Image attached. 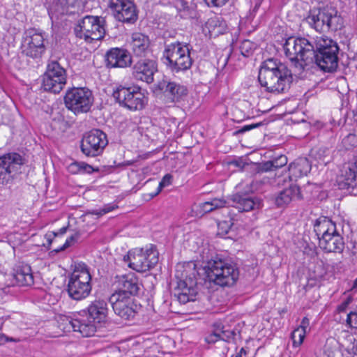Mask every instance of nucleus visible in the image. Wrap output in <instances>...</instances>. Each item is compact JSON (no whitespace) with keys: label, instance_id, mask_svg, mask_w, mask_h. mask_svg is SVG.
Here are the masks:
<instances>
[{"label":"nucleus","instance_id":"423d86ee","mask_svg":"<svg viewBox=\"0 0 357 357\" xmlns=\"http://www.w3.org/2000/svg\"><path fill=\"white\" fill-rule=\"evenodd\" d=\"M128 266L137 271L146 272L154 268L158 263L159 254L156 248L151 245L149 248H134L123 257Z\"/></svg>","mask_w":357,"mask_h":357},{"label":"nucleus","instance_id":"58836bf2","mask_svg":"<svg viewBox=\"0 0 357 357\" xmlns=\"http://www.w3.org/2000/svg\"><path fill=\"white\" fill-rule=\"evenodd\" d=\"M233 223L231 220H222L218 224V234L220 235H226L228 234Z\"/></svg>","mask_w":357,"mask_h":357},{"label":"nucleus","instance_id":"cd10ccee","mask_svg":"<svg viewBox=\"0 0 357 357\" xmlns=\"http://www.w3.org/2000/svg\"><path fill=\"white\" fill-rule=\"evenodd\" d=\"M13 278L16 284L21 287H29L34 283L32 269L28 264L17 266L14 269Z\"/></svg>","mask_w":357,"mask_h":357},{"label":"nucleus","instance_id":"4be33fe9","mask_svg":"<svg viewBox=\"0 0 357 357\" xmlns=\"http://www.w3.org/2000/svg\"><path fill=\"white\" fill-rule=\"evenodd\" d=\"M86 0H55L51 11L58 15H75L84 10Z\"/></svg>","mask_w":357,"mask_h":357},{"label":"nucleus","instance_id":"6e6552de","mask_svg":"<svg viewBox=\"0 0 357 357\" xmlns=\"http://www.w3.org/2000/svg\"><path fill=\"white\" fill-rule=\"evenodd\" d=\"M93 100L92 91L85 87L70 89L64 96L66 107L75 114L89 112Z\"/></svg>","mask_w":357,"mask_h":357},{"label":"nucleus","instance_id":"f8f14e48","mask_svg":"<svg viewBox=\"0 0 357 357\" xmlns=\"http://www.w3.org/2000/svg\"><path fill=\"white\" fill-rule=\"evenodd\" d=\"M108 144L106 134L99 129L86 133L81 140V151L87 157L101 155Z\"/></svg>","mask_w":357,"mask_h":357},{"label":"nucleus","instance_id":"aec40b11","mask_svg":"<svg viewBox=\"0 0 357 357\" xmlns=\"http://www.w3.org/2000/svg\"><path fill=\"white\" fill-rule=\"evenodd\" d=\"M109 301L111 303L114 313L125 320H130L136 314L137 305L134 303L132 298L120 296H110Z\"/></svg>","mask_w":357,"mask_h":357},{"label":"nucleus","instance_id":"c756f323","mask_svg":"<svg viewBox=\"0 0 357 357\" xmlns=\"http://www.w3.org/2000/svg\"><path fill=\"white\" fill-rule=\"evenodd\" d=\"M336 230L335 224L325 216L319 217L314 223V231L319 241L320 238L324 237L325 235L334 234Z\"/></svg>","mask_w":357,"mask_h":357},{"label":"nucleus","instance_id":"c9c22d12","mask_svg":"<svg viewBox=\"0 0 357 357\" xmlns=\"http://www.w3.org/2000/svg\"><path fill=\"white\" fill-rule=\"evenodd\" d=\"M255 44L249 40H243L240 45V51L243 56L248 57L252 54L255 49Z\"/></svg>","mask_w":357,"mask_h":357},{"label":"nucleus","instance_id":"1a4fd4ad","mask_svg":"<svg viewBox=\"0 0 357 357\" xmlns=\"http://www.w3.org/2000/svg\"><path fill=\"white\" fill-rule=\"evenodd\" d=\"M24 164L22 157L17 153L0 156V185L10 187L21 174Z\"/></svg>","mask_w":357,"mask_h":357},{"label":"nucleus","instance_id":"f704fd0d","mask_svg":"<svg viewBox=\"0 0 357 357\" xmlns=\"http://www.w3.org/2000/svg\"><path fill=\"white\" fill-rule=\"evenodd\" d=\"M306 331L302 328H296L291 333L294 347H299L303 342Z\"/></svg>","mask_w":357,"mask_h":357},{"label":"nucleus","instance_id":"a878e982","mask_svg":"<svg viewBox=\"0 0 357 357\" xmlns=\"http://www.w3.org/2000/svg\"><path fill=\"white\" fill-rule=\"evenodd\" d=\"M319 246L326 252L342 253L344 248V242L342 236L336 230L334 234L320 238Z\"/></svg>","mask_w":357,"mask_h":357},{"label":"nucleus","instance_id":"de8ad7c7","mask_svg":"<svg viewBox=\"0 0 357 357\" xmlns=\"http://www.w3.org/2000/svg\"><path fill=\"white\" fill-rule=\"evenodd\" d=\"M261 125H262L261 123H252V124H250V125H246V126H244L243 127H242L238 130H237L236 132V134L244 133V132H245L247 131H249V130H252L253 128H259Z\"/></svg>","mask_w":357,"mask_h":357},{"label":"nucleus","instance_id":"8fccbe9b","mask_svg":"<svg viewBox=\"0 0 357 357\" xmlns=\"http://www.w3.org/2000/svg\"><path fill=\"white\" fill-rule=\"evenodd\" d=\"M199 207L201 209V212L203 213H207L212 212L214 210L213 207L211 206V202H206L204 203H202L199 205Z\"/></svg>","mask_w":357,"mask_h":357},{"label":"nucleus","instance_id":"6e6d98bb","mask_svg":"<svg viewBox=\"0 0 357 357\" xmlns=\"http://www.w3.org/2000/svg\"><path fill=\"white\" fill-rule=\"evenodd\" d=\"M8 337L5 334H0V345H3L5 343L8 342Z\"/></svg>","mask_w":357,"mask_h":357},{"label":"nucleus","instance_id":"c03bdc74","mask_svg":"<svg viewBox=\"0 0 357 357\" xmlns=\"http://www.w3.org/2000/svg\"><path fill=\"white\" fill-rule=\"evenodd\" d=\"M347 323L350 327L357 328V313L351 312L347 315Z\"/></svg>","mask_w":357,"mask_h":357},{"label":"nucleus","instance_id":"680f3d73","mask_svg":"<svg viewBox=\"0 0 357 357\" xmlns=\"http://www.w3.org/2000/svg\"><path fill=\"white\" fill-rule=\"evenodd\" d=\"M344 307V306H342V305L339 306V309H340V310H342V309H343Z\"/></svg>","mask_w":357,"mask_h":357},{"label":"nucleus","instance_id":"864d4df0","mask_svg":"<svg viewBox=\"0 0 357 357\" xmlns=\"http://www.w3.org/2000/svg\"><path fill=\"white\" fill-rule=\"evenodd\" d=\"M93 171V167L84 162H82V172H88L90 173Z\"/></svg>","mask_w":357,"mask_h":357},{"label":"nucleus","instance_id":"49530a36","mask_svg":"<svg viewBox=\"0 0 357 357\" xmlns=\"http://www.w3.org/2000/svg\"><path fill=\"white\" fill-rule=\"evenodd\" d=\"M273 166H274V165H273V163L271 162V160H268V161L261 163L259 165V171H261L262 172L274 171Z\"/></svg>","mask_w":357,"mask_h":357},{"label":"nucleus","instance_id":"a19ab883","mask_svg":"<svg viewBox=\"0 0 357 357\" xmlns=\"http://www.w3.org/2000/svg\"><path fill=\"white\" fill-rule=\"evenodd\" d=\"M172 180V176L171 174H166L163 176L160 182L159 183V185L158 188V191L155 195H158L163 188L171 184Z\"/></svg>","mask_w":357,"mask_h":357},{"label":"nucleus","instance_id":"4c0bfd02","mask_svg":"<svg viewBox=\"0 0 357 357\" xmlns=\"http://www.w3.org/2000/svg\"><path fill=\"white\" fill-rule=\"evenodd\" d=\"M220 333L221 340L229 342L233 340L236 335V333L234 330H227L225 329V327H222V330L219 331Z\"/></svg>","mask_w":357,"mask_h":357},{"label":"nucleus","instance_id":"052dcab7","mask_svg":"<svg viewBox=\"0 0 357 357\" xmlns=\"http://www.w3.org/2000/svg\"><path fill=\"white\" fill-rule=\"evenodd\" d=\"M18 341H19V340H17V339H15V338L8 337V342H18Z\"/></svg>","mask_w":357,"mask_h":357},{"label":"nucleus","instance_id":"7c9ffc66","mask_svg":"<svg viewBox=\"0 0 357 357\" xmlns=\"http://www.w3.org/2000/svg\"><path fill=\"white\" fill-rule=\"evenodd\" d=\"M150 40L147 36L139 32L132 34L130 45L136 56L144 55L148 50Z\"/></svg>","mask_w":357,"mask_h":357},{"label":"nucleus","instance_id":"bf43d9fd","mask_svg":"<svg viewBox=\"0 0 357 357\" xmlns=\"http://www.w3.org/2000/svg\"><path fill=\"white\" fill-rule=\"evenodd\" d=\"M356 289H357V278L354 281V283H353V285L351 287V290H355Z\"/></svg>","mask_w":357,"mask_h":357},{"label":"nucleus","instance_id":"e433bc0d","mask_svg":"<svg viewBox=\"0 0 357 357\" xmlns=\"http://www.w3.org/2000/svg\"><path fill=\"white\" fill-rule=\"evenodd\" d=\"M210 202L214 210L231 206V198H213Z\"/></svg>","mask_w":357,"mask_h":357},{"label":"nucleus","instance_id":"f03ea898","mask_svg":"<svg viewBox=\"0 0 357 357\" xmlns=\"http://www.w3.org/2000/svg\"><path fill=\"white\" fill-rule=\"evenodd\" d=\"M305 20L311 28L318 32L335 31L343 26L342 17L333 6L310 9Z\"/></svg>","mask_w":357,"mask_h":357},{"label":"nucleus","instance_id":"7ed1b4c3","mask_svg":"<svg viewBox=\"0 0 357 357\" xmlns=\"http://www.w3.org/2000/svg\"><path fill=\"white\" fill-rule=\"evenodd\" d=\"M205 272L210 282L222 287L234 284L239 275L235 264L219 258L208 261Z\"/></svg>","mask_w":357,"mask_h":357},{"label":"nucleus","instance_id":"37998d69","mask_svg":"<svg viewBox=\"0 0 357 357\" xmlns=\"http://www.w3.org/2000/svg\"><path fill=\"white\" fill-rule=\"evenodd\" d=\"M229 0H204L205 3L211 8H220L226 5Z\"/></svg>","mask_w":357,"mask_h":357},{"label":"nucleus","instance_id":"b1692460","mask_svg":"<svg viewBox=\"0 0 357 357\" xmlns=\"http://www.w3.org/2000/svg\"><path fill=\"white\" fill-rule=\"evenodd\" d=\"M356 176L357 163L348 162L344 164L337 178L339 188L341 189L354 188L356 185Z\"/></svg>","mask_w":357,"mask_h":357},{"label":"nucleus","instance_id":"c85d7f7f","mask_svg":"<svg viewBox=\"0 0 357 357\" xmlns=\"http://www.w3.org/2000/svg\"><path fill=\"white\" fill-rule=\"evenodd\" d=\"M310 170L309 160L305 158H299L289 165L288 177L291 181H296L298 178L306 176Z\"/></svg>","mask_w":357,"mask_h":357},{"label":"nucleus","instance_id":"72a5a7b5","mask_svg":"<svg viewBox=\"0 0 357 357\" xmlns=\"http://www.w3.org/2000/svg\"><path fill=\"white\" fill-rule=\"evenodd\" d=\"M227 29L225 22L218 17H211L205 24V29L208 30L210 37L215 38L222 35Z\"/></svg>","mask_w":357,"mask_h":357},{"label":"nucleus","instance_id":"f3484780","mask_svg":"<svg viewBox=\"0 0 357 357\" xmlns=\"http://www.w3.org/2000/svg\"><path fill=\"white\" fill-rule=\"evenodd\" d=\"M276 68L277 59H268L261 63L259 71L258 80L261 86L270 93H275Z\"/></svg>","mask_w":357,"mask_h":357},{"label":"nucleus","instance_id":"412c9836","mask_svg":"<svg viewBox=\"0 0 357 357\" xmlns=\"http://www.w3.org/2000/svg\"><path fill=\"white\" fill-rule=\"evenodd\" d=\"M157 88L163 92L167 102H180L188 95V89L185 86L165 79L158 82Z\"/></svg>","mask_w":357,"mask_h":357},{"label":"nucleus","instance_id":"5fc2aeb1","mask_svg":"<svg viewBox=\"0 0 357 357\" xmlns=\"http://www.w3.org/2000/svg\"><path fill=\"white\" fill-rule=\"evenodd\" d=\"M309 326V319L307 317H304L301 321V324L298 328H302L306 331L307 327Z\"/></svg>","mask_w":357,"mask_h":357},{"label":"nucleus","instance_id":"393cba45","mask_svg":"<svg viewBox=\"0 0 357 357\" xmlns=\"http://www.w3.org/2000/svg\"><path fill=\"white\" fill-rule=\"evenodd\" d=\"M277 77L275 93H284L290 88V85L293 82V75L290 69L286 64L279 61L277 59Z\"/></svg>","mask_w":357,"mask_h":357},{"label":"nucleus","instance_id":"473e14b6","mask_svg":"<svg viewBox=\"0 0 357 357\" xmlns=\"http://www.w3.org/2000/svg\"><path fill=\"white\" fill-rule=\"evenodd\" d=\"M296 197L301 198L299 187L291 185L289 188L281 191L275 198V204L282 207L289 204Z\"/></svg>","mask_w":357,"mask_h":357},{"label":"nucleus","instance_id":"2f4dec72","mask_svg":"<svg viewBox=\"0 0 357 357\" xmlns=\"http://www.w3.org/2000/svg\"><path fill=\"white\" fill-rule=\"evenodd\" d=\"M259 206V202H256L252 197L246 195L237 194L231 198V206L236 208L240 212L250 211Z\"/></svg>","mask_w":357,"mask_h":357},{"label":"nucleus","instance_id":"79ce46f5","mask_svg":"<svg viewBox=\"0 0 357 357\" xmlns=\"http://www.w3.org/2000/svg\"><path fill=\"white\" fill-rule=\"evenodd\" d=\"M343 143L345 146H357V136L354 134H349L343 139ZM347 149H349L347 146Z\"/></svg>","mask_w":357,"mask_h":357},{"label":"nucleus","instance_id":"dca6fc26","mask_svg":"<svg viewBox=\"0 0 357 357\" xmlns=\"http://www.w3.org/2000/svg\"><path fill=\"white\" fill-rule=\"evenodd\" d=\"M186 274L185 279L180 280L178 282L177 288L174 289L173 297L181 304L194 301L196 296V289H195L197 285V280L195 278V273L191 275H187V270L184 271Z\"/></svg>","mask_w":357,"mask_h":357},{"label":"nucleus","instance_id":"9d476101","mask_svg":"<svg viewBox=\"0 0 357 357\" xmlns=\"http://www.w3.org/2000/svg\"><path fill=\"white\" fill-rule=\"evenodd\" d=\"M67 74L65 68L57 60H50L43 75L42 87L46 91L60 93L66 84Z\"/></svg>","mask_w":357,"mask_h":357},{"label":"nucleus","instance_id":"09e8293b","mask_svg":"<svg viewBox=\"0 0 357 357\" xmlns=\"http://www.w3.org/2000/svg\"><path fill=\"white\" fill-rule=\"evenodd\" d=\"M220 335V333H219V331H216L212 333L211 334H210L209 335H208L206 337V341L208 343H215L217 341H218L219 340H221Z\"/></svg>","mask_w":357,"mask_h":357},{"label":"nucleus","instance_id":"a18cd8bd","mask_svg":"<svg viewBox=\"0 0 357 357\" xmlns=\"http://www.w3.org/2000/svg\"><path fill=\"white\" fill-rule=\"evenodd\" d=\"M78 234H75L74 235L70 236L68 238L66 239L65 243L59 249L55 250L56 252L64 250L66 248H68L71 245V244L77 241L79 238Z\"/></svg>","mask_w":357,"mask_h":357},{"label":"nucleus","instance_id":"39448f33","mask_svg":"<svg viewBox=\"0 0 357 357\" xmlns=\"http://www.w3.org/2000/svg\"><path fill=\"white\" fill-rule=\"evenodd\" d=\"M91 289V275L86 265H75L68 280L67 292L69 296L74 300L81 301L89 296Z\"/></svg>","mask_w":357,"mask_h":357},{"label":"nucleus","instance_id":"a211bd4d","mask_svg":"<svg viewBox=\"0 0 357 357\" xmlns=\"http://www.w3.org/2000/svg\"><path fill=\"white\" fill-rule=\"evenodd\" d=\"M116 289L111 296L132 298L137 294L140 287L138 278L132 273L116 276L114 282Z\"/></svg>","mask_w":357,"mask_h":357},{"label":"nucleus","instance_id":"4d7b16f0","mask_svg":"<svg viewBox=\"0 0 357 357\" xmlns=\"http://www.w3.org/2000/svg\"><path fill=\"white\" fill-rule=\"evenodd\" d=\"M66 227H62L59 229V233H55V232H52V234H49L50 237L52 236H56L58 234H63L66 233Z\"/></svg>","mask_w":357,"mask_h":357},{"label":"nucleus","instance_id":"ddd939ff","mask_svg":"<svg viewBox=\"0 0 357 357\" xmlns=\"http://www.w3.org/2000/svg\"><path fill=\"white\" fill-rule=\"evenodd\" d=\"M60 319V326H63L64 331L73 329L75 332H79L83 337H91L96 331V323L89 315L78 313L74 314L73 317H63Z\"/></svg>","mask_w":357,"mask_h":357},{"label":"nucleus","instance_id":"bb28decb","mask_svg":"<svg viewBox=\"0 0 357 357\" xmlns=\"http://www.w3.org/2000/svg\"><path fill=\"white\" fill-rule=\"evenodd\" d=\"M87 312L89 317L96 324L104 323L108 314L107 303L105 299H95L87 307Z\"/></svg>","mask_w":357,"mask_h":357},{"label":"nucleus","instance_id":"9b49d317","mask_svg":"<svg viewBox=\"0 0 357 357\" xmlns=\"http://www.w3.org/2000/svg\"><path fill=\"white\" fill-rule=\"evenodd\" d=\"M113 97L121 105L130 110H140L147 102V99L139 86H119L113 92Z\"/></svg>","mask_w":357,"mask_h":357},{"label":"nucleus","instance_id":"13d9d810","mask_svg":"<svg viewBox=\"0 0 357 357\" xmlns=\"http://www.w3.org/2000/svg\"><path fill=\"white\" fill-rule=\"evenodd\" d=\"M247 354L246 351L244 349V348H241L239 352L236 355L235 357H243V356H245Z\"/></svg>","mask_w":357,"mask_h":357},{"label":"nucleus","instance_id":"5701e85b","mask_svg":"<svg viewBox=\"0 0 357 357\" xmlns=\"http://www.w3.org/2000/svg\"><path fill=\"white\" fill-rule=\"evenodd\" d=\"M105 57L107 66L109 68H126L132 63L130 52L122 48L110 49L107 52Z\"/></svg>","mask_w":357,"mask_h":357},{"label":"nucleus","instance_id":"3c124183","mask_svg":"<svg viewBox=\"0 0 357 357\" xmlns=\"http://www.w3.org/2000/svg\"><path fill=\"white\" fill-rule=\"evenodd\" d=\"M69 171L72 174H78L82 172V162H73L69 166Z\"/></svg>","mask_w":357,"mask_h":357},{"label":"nucleus","instance_id":"2eb2a0df","mask_svg":"<svg viewBox=\"0 0 357 357\" xmlns=\"http://www.w3.org/2000/svg\"><path fill=\"white\" fill-rule=\"evenodd\" d=\"M109 7L119 22L133 24L137 20L136 6L130 0H109Z\"/></svg>","mask_w":357,"mask_h":357},{"label":"nucleus","instance_id":"f257e3e1","mask_svg":"<svg viewBox=\"0 0 357 357\" xmlns=\"http://www.w3.org/2000/svg\"><path fill=\"white\" fill-rule=\"evenodd\" d=\"M285 55L292 62L314 61L317 66L326 73H333L338 67L340 47L336 41L324 36H317L311 40L305 38L289 37L283 46Z\"/></svg>","mask_w":357,"mask_h":357},{"label":"nucleus","instance_id":"6ab92c4d","mask_svg":"<svg viewBox=\"0 0 357 357\" xmlns=\"http://www.w3.org/2000/svg\"><path fill=\"white\" fill-rule=\"evenodd\" d=\"M132 70L135 79L151 84L153 82V75L158 70V66L155 60L140 59L134 63Z\"/></svg>","mask_w":357,"mask_h":357},{"label":"nucleus","instance_id":"ea45409f","mask_svg":"<svg viewBox=\"0 0 357 357\" xmlns=\"http://www.w3.org/2000/svg\"><path fill=\"white\" fill-rule=\"evenodd\" d=\"M288 162L287 158L284 155H280L274 159L271 160V162L274 166H273V170H276L278 168H281L287 165Z\"/></svg>","mask_w":357,"mask_h":357},{"label":"nucleus","instance_id":"4468645a","mask_svg":"<svg viewBox=\"0 0 357 357\" xmlns=\"http://www.w3.org/2000/svg\"><path fill=\"white\" fill-rule=\"evenodd\" d=\"M21 49L23 56L36 61L40 59L46 52L43 35L36 30H29L22 41Z\"/></svg>","mask_w":357,"mask_h":357},{"label":"nucleus","instance_id":"603ef678","mask_svg":"<svg viewBox=\"0 0 357 357\" xmlns=\"http://www.w3.org/2000/svg\"><path fill=\"white\" fill-rule=\"evenodd\" d=\"M113 207H109V206H105L104 207L102 210H100V211H94L93 212V214H96V215H103V214H105L107 213H109L110 211H112L113 210Z\"/></svg>","mask_w":357,"mask_h":357},{"label":"nucleus","instance_id":"0eeeda50","mask_svg":"<svg viewBox=\"0 0 357 357\" xmlns=\"http://www.w3.org/2000/svg\"><path fill=\"white\" fill-rule=\"evenodd\" d=\"M105 19L102 17L86 15L74 29L77 38L86 42L102 39L105 34Z\"/></svg>","mask_w":357,"mask_h":357},{"label":"nucleus","instance_id":"20e7f679","mask_svg":"<svg viewBox=\"0 0 357 357\" xmlns=\"http://www.w3.org/2000/svg\"><path fill=\"white\" fill-rule=\"evenodd\" d=\"M163 59L166 66L175 73L185 72L192 65L188 45L178 41L165 45Z\"/></svg>","mask_w":357,"mask_h":357}]
</instances>
